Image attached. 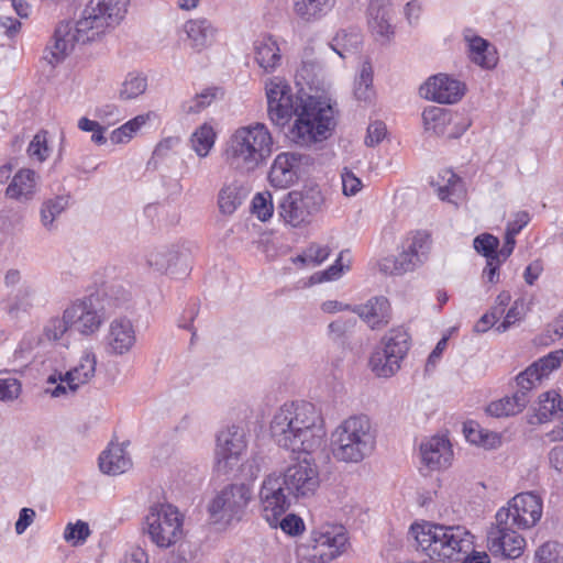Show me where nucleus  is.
I'll return each mask as SVG.
<instances>
[{
  "label": "nucleus",
  "instance_id": "nucleus-1",
  "mask_svg": "<svg viewBox=\"0 0 563 563\" xmlns=\"http://www.w3.org/2000/svg\"><path fill=\"white\" fill-rule=\"evenodd\" d=\"M267 111L276 125H284L292 114L297 118L290 129L291 141L302 147H311L328 140L335 128L333 108L309 97L298 104L288 82L282 77L271 78L265 86Z\"/></svg>",
  "mask_w": 563,
  "mask_h": 563
},
{
  "label": "nucleus",
  "instance_id": "nucleus-2",
  "mask_svg": "<svg viewBox=\"0 0 563 563\" xmlns=\"http://www.w3.org/2000/svg\"><path fill=\"white\" fill-rule=\"evenodd\" d=\"M128 5L129 0H90L75 25L68 21L57 24L45 49L44 59L52 66L59 64L76 43L95 41L107 29L118 25L123 20Z\"/></svg>",
  "mask_w": 563,
  "mask_h": 563
},
{
  "label": "nucleus",
  "instance_id": "nucleus-3",
  "mask_svg": "<svg viewBox=\"0 0 563 563\" xmlns=\"http://www.w3.org/2000/svg\"><path fill=\"white\" fill-rule=\"evenodd\" d=\"M269 434L282 449L312 454L322 448L327 431L323 416L316 405L290 401L273 413Z\"/></svg>",
  "mask_w": 563,
  "mask_h": 563
},
{
  "label": "nucleus",
  "instance_id": "nucleus-4",
  "mask_svg": "<svg viewBox=\"0 0 563 563\" xmlns=\"http://www.w3.org/2000/svg\"><path fill=\"white\" fill-rule=\"evenodd\" d=\"M273 152V137L263 123L236 129L222 151L224 163L239 175H250L266 164Z\"/></svg>",
  "mask_w": 563,
  "mask_h": 563
},
{
  "label": "nucleus",
  "instance_id": "nucleus-5",
  "mask_svg": "<svg viewBox=\"0 0 563 563\" xmlns=\"http://www.w3.org/2000/svg\"><path fill=\"white\" fill-rule=\"evenodd\" d=\"M410 531L418 548L431 560L460 562L474 548V536L464 526L423 521L413 523Z\"/></svg>",
  "mask_w": 563,
  "mask_h": 563
},
{
  "label": "nucleus",
  "instance_id": "nucleus-6",
  "mask_svg": "<svg viewBox=\"0 0 563 563\" xmlns=\"http://www.w3.org/2000/svg\"><path fill=\"white\" fill-rule=\"evenodd\" d=\"M376 429L366 415L343 419L331 433V452L338 462L357 464L376 448Z\"/></svg>",
  "mask_w": 563,
  "mask_h": 563
},
{
  "label": "nucleus",
  "instance_id": "nucleus-7",
  "mask_svg": "<svg viewBox=\"0 0 563 563\" xmlns=\"http://www.w3.org/2000/svg\"><path fill=\"white\" fill-rule=\"evenodd\" d=\"M143 530L158 548H170L184 537V515L170 504H155L144 518Z\"/></svg>",
  "mask_w": 563,
  "mask_h": 563
},
{
  "label": "nucleus",
  "instance_id": "nucleus-8",
  "mask_svg": "<svg viewBox=\"0 0 563 563\" xmlns=\"http://www.w3.org/2000/svg\"><path fill=\"white\" fill-rule=\"evenodd\" d=\"M324 205V197L317 187L302 191H290L283 197L277 210L285 223L297 228L309 223L312 216L320 212Z\"/></svg>",
  "mask_w": 563,
  "mask_h": 563
},
{
  "label": "nucleus",
  "instance_id": "nucleus-9",
  "mask_svg": "<svg viewBox=\"0 0 563 563\" xmlns=\"http://www.w3.org/2000/svg\"><path fill=\"white\" fill-rule=\"evenodd\" d=\"M64 311L70 331L82 336L95 335L106 321V310L97 294L74 300Z\"/></svg>",
  "mask_w": 563,
  "mask_h": 563
},
{
  "label": "nucleus",
  "instance_id": "nucleus-10",
  "mask_svg": "<svg viewBox=\"0 0 563 563\" xmlns=\"http://www.w3.org/2000/svg\"><path fill=\"white\" fill-rule=\"evenodd\" d=\"M252 499V489L247 484H230L211 499L208 510L216 523H230L240 520Z\"/></svg>",
  "mask_w": 563,
  "mask_h": 563
},
{
  "label": "nucleus",
  "instance_id": "nucleus-11",
  "mask_svg": "<svg viewBox=\"0 0 563 563\" xmlns=\"http://www.w3.org/2000/svg\"><path fill=\"white\" fill-rule=\"evenodd\" d=\"M278 472L266 475L262 482L258 498L263 518L271 527H277L279 519L290 508L295 498Z\"/></svg>",
  "mask_w": 563,
  "mask_h": 563
},
{
  "label": "nucleus",
  "instance_id": "nucleus-12",
  "mask_svg": "<svg viewBox=\"0 0 563 563\" xmlns=\"http://www.w3.org/2000/svg\"><path fill=\"white\" fill-rule=\"evenodd\" d=\"M97 356L91 350H85L78 363L65 374L48 376L45 393L54 398L74 395L82 385L88 384L96 374Z\"/></svg>",
  "mask_w": 563,
  "mask_h": 563
},
{
  "label": "nucleus",
  "instance_id": "nucleus-13",
  "mask_svg": "<svg viewBox=\"0 0 563 563\" xmlns=\"http://www.w3.org/2000/svg\"><path fill=\"white\" fill-rule=\"evenodd\" d=\"M542 510V499L538 495L521 493L496 512L495 520L504 525L510 523L517 529H530L540 521Z\"/></svg>",
  "mask_w": 563,
  "mask_h": 563
},
{
  "label": "nucleus",
  "instance_id": "nucleus-14",
  "mask_svg": "<svg viewBox=\"0 0 563 563\" xmlns=\"http://www.w3.org/2000/svg\"><path fill=\"white\" fill-rule=\"evenodd\" d=\"M246 451L244 430L229 426L219 431L216 440L214 462L219 472L228 473L235 467Z\"/></svg>",
  "mask_w": 563,
  "mask_h": 563
},
{
  "label": "nucleus",
  "instance_id": "nucleus-15",
  "mask_svg": "<svg viewBox=\"0 0 563 563\" xmlns=\"http://www.w3.org/2000/svg\"><path fill=\"white\" fill-rule=\"evenodd\" d=\"M295 500L309 498L320 486L319 468L313 460L303 459L278 472Z\"/></svg>",
  "mask_w": 563,
  "mask_h": 563
},
{
  "label": "nucleus",
  "instance_id": "nucleus-16",
  "mask_svg": "<svg viewBox=\"0 0 563 563\" xmlns=\"http://www.w3.org/2000/svg\"><path fill=\"white\" fill-rule=\"evenodd\" d=\"M515 526L495 520L487 530V549L494 556L517 559L526 548V539L518 533Z\"/></svg>",
  "mask_w": 563,
  "mask_h": 563
},
{
  "label": "nucleus",
  "instance_id": "nucleus-17",
  "mask_svg": "<svg viewBox=\"0 0 563 563\" xmlns=\"http://www.w3.org/2000/svg\"><path fill=\"white\" fill-rule=\"evenodd\" d=\"M313 549L321 563H327L341 555L347 544V537L344 527L325 525L313 531Z\"/></svg>",
  "mask_w": 563,
  "mask_h": 563
},
{
  "label": "nucleus",
  "instance_id": "nucleus-18",
  "mask_svg": "<svg viewBox=\"0 0 563 563\" xmlns=\"http://www.w3.org/2000/svg\"><path fill=\"white\" fill-rule=\"evenodd\" d=\"M250 194V184L240 177L223 181L217 194L219 213L225 218L232 217L244 205Z\"/></svg>",
  "mask_w": 563,
  "mask_h": 563
},
{
  "label": "nucleus",
  "instance_id": "nucleus-19",
  "mask_svg": "<svg viewBox=\"0 0 563 563\" xmlns=\"http://www.w3.org/2000/svg\"><path fill=\"white\" fill-rule=\"evenodd\" d=\"M420 93L438 103H454L464 95V85L444 74L429 78L420 88Z\"/></svg>",
  "mask_w": 563,
  "mask_h": 563
},
{
  "label": "nucleus",
  "instance_id": "nucleus-20",
  "mask_svg": "<svg viewBox=\"0 0 563 563\" xmlns=\"http://www.w3.org/2000/svg\"><path fill=\"white\" fill-rule=\"evenodd\" d=\"M303 156L292 152L278 154L268 173V179L273 187L288 188L299 177L301 161Z\"/></svg>",
  "mask_w": 563,
  "mask_h": 563
},
{
  "label": "nucleus",
  "instance_id": "nucleus-21",
  "mask_svg": "<svg viewBox=\"0 0 563 563\" xmlns=\"http://www.w3.org/2000/svg\"><path fill=\"white\" fill-rule=\"evenodd\" d=\"M106 343L109 353L123 355L131 351L136 341L134 327L128 318H115L106 334Z\"/></svg>",
  "mask_w": 563,
  "mask_h": 563
},
{
  "label": "nucleus",
  "instance_id": "nucleus-22",
  "mask_svg": "<svg viewBox=\"0 0 563 563\" xmlns=\"http://www.w3.org/2000/svg\"><path fill=\"white\" fill-rule=\"evenodd\" d=\"M422 463L430 470H440L451 465L453 451L450 441L442 435H434L420 444Z\"/></svg>",
  "mask_w": 563,
  "mask_h": 563
},
{
  "label": "nucleus",
  "instance_id": "nucleus-23",
  "mask_svg": "<svg viewBox=\"0 0 563 563\" xmlns=\"http://www.w3.org/2000/svg\"><path fill=\"white\" fill-rule=\"evenodd\" d=\"M427 258V252H419L418 249H402L397 255L383 257L378 262V268L386 275H402L416 269Z\"/></svg>",
  "mask_w": 563,
  "mask_h": 563
},
{
  "label": "nucleus",
  "instance_id": "nucleus-24",
  "mask_svg": "<svg viewBox=\"0 0 563 563\" xmlns=\"http://www.w3.org/2000/svg\"><path fill=\"white\" fill-rule=\"evenodd\" d=\"M254 59L264 73H274L283 60L278 41L271 34L258 36L253 43Z\"/></svg>",
  "mask_w": 563,
  "mask_h": 563
},
{
  "label": "nucleus",
  "instance_id": "nucleus-25",
  "mask_svg": "<svg viewBox=\"0 0 563 563\" xmlns=\"http://www.w3.org/2000/svg\"><path fill=\"white\" fill-rule=\"evenodd\" d=\"M393 9L389 0H371L367 8V22L372 33L382 40L394 35Z\"/></svg>",
  "mask_w": 563,
  "mask_h": 563
},
{
  "label": "nucleus",
  "instance_id": "nucleus-26",
  "mask_svg": "<svg viewBox=\"0 0 563 563\" xmlns=\"http://www.w3.org/2000/svg\"><path fill=\"white\" fill-rule=\"evenodd\" d=\"M455 119L456 117H454L450 111L440 107H430L424 109L422 112L424 129L437 135L459 137L468 128L470 123H464L461 131L459 133H454L449 131V126L451 124H457Z\"/></svg>",
  "mask_w": 563,
  "mask_h": 563
},
{
  "label": "nucleus",
  "instance_id": "nucleus-27",
  "mask_svg": "<svg viewBox=\"0 0 563 563\" xmlns=\"http://www.w3.org/2000/svg\"><path fill=\"white\" fill-rule=\"evenodd\" d=\"M438 197L442 201H448L457 206L459 200L465 196V187L462 178H460L453 170L443 169L431 181Z\"/></svg>",
  "mask_w": 563,
  "mask_h": 563
},
{
  "label": "nucleus",
  "instance_id": "nucleus-28",
  "mask_svg": "<svg viewBox=\"0 0 563 563\" xmlns=\"http://www.w3.org/2000/svg\"><path fill=\"white\" fill-rule=\"evenodd\" d=\"M563 415V398L555 390H548L539 396L534 413L529 417L530 424H541L561 418Z\"/></svg>",
  "mask_w": 563,
  "mask_h": 563
},
{
  "label": "nucleus",
  "instance_id": "nucleus-29",
  "mask_svg": "<svg viewBox=\"0 0 563 563\" xmlns=\"http://www.w3.org/2000/svg\"><path fill=\"white\" fill-rule=\"evenodd\" d=\"M353 311L372 329L386 325L390 319V305L384 296L373 297L366 303L355 307Z\"/></svg>",
  "mask_w": 563,
  "mask_h": 563
},
{
  "label": "nucleus",
  "instance_id": "nucleus-30",
  "mask_svg": "<svg viewBox=\"0 0 563 563\" xmlns=\"http://www.w3.org/2000/svg\"><path fill=\"white\" fill-rule=\"evenodd\" d=\"M468 47V58L483 69H493L497 66L498 54L496 48L485 38L474 35L465 36Z\"/></svg>",
  "mask_w": 563,
  "mask_h": 563
},
{
  "label": "nucleus",
  "instance_id": "nucleus-31",
  "mask_svg": "<svg viewBox=\"0 0 563 563\" xmlns=\"http://www.w3.org/2000/svg\"><path fill=\"white\" fill-rule=\"evenodd\" d=\"M131 466V459L120 444H110L99 456L100 471L108 475H120Z\"/></svg>",
  "mask_w": 563,
  "mask_h": 563
},
{
  "label": "nucleus",
  "instance_id": "nucleus-32",
  "mask_svg": "<svg viewBox=\"0 0 563 563\" xmlns=\"http://www.w3.org/2000/svg\"><path fill=\"white\" fill-rule=\"evenodd\" d=\"M36 188V174L31 169H20L9 184L5 194L9 198L27 201L33 198Z\"/></svg>",
  "mask_w": 563,
  "mask_h": 563
},
{
  "label": "nucleus",
  "instance_id": "nucleus-33",
  "mask_svg": "<svg viewBox=\"0 0 563 563\" xmlns=\"http://www.w3.org/2000/svg\"><path fill=\"white\" fill-rule=\"evenodd\" d=\"M333 3L334 0H292V10L302 21L313 22L324 16Z\"/></svg>",
  "mask_w": 563,
  "mask_h": 563
},
{
  "label": "nucleus",
  "instance_id": "nucleus-34",
  "mask_svg": "<svg viewBox=\"0 0 563 563\" xmlns=\"http://www.w3.org/2000/svg\"><path fill=\"white\" fill-rule=\"evenodd\" d=\"M528 402L529 397L515 393L512 396H506L490 402L487 407V412L497 418L515 416L521 412Z\"/></svg>",
  "mask_w": 563,
  "mask_h": 563
},
{
  "label": "nucleus",
  "instance_id": "nucleus-35",
  "mask_svg": "<svg viewBox=\"0 0 563 563\" xmlns=\"http://www.w3.org/2000/svg\"><path fill=\"white\" fill-rule=\"evenodd\" d=\"M463 432L470 443L484 449H496L501 444V439L498 433L482 428L475 421L465 422Z\"/></svg>",
  "mask_w": 563,
  "mask_h": 563
},
{
  "label": "nucleus",
  "instance_id": "nucleus-36",
  "mask_svg": "<svg viewBox=\"0 0 563 563\" xmlns=\"http://www.w3.org/2000/svg\"><path fill=\"white\" fill-rule=\"evenodd\" d=\"M514 249H476V251L486 260V266L483 271V277L494 284L499 280V266L512 253Z\"/></svg>",
  "mask_w": 563,
  "mask_h": 563
},
{
  "label": "nucleus",
  "instance_id": "nucleus-37",
  "mask_svg": "<svg viewBox=\"0 0 563 563\" xmlns=\"http://www.w3.org/2000/svg\"><path fill=\"white\" fill-rule=\"evenodd\" d=\"M382 350L400 364L409 350V334L402 329L389 331L383 339Z\"/></svg>",
  "mask_w": 563,
  "mask_h": 563
},
{
  "label": "nucleus",
  "instance_id": "nucleus-38",
  "mask_svg": "<svg viewBox=\"0 0 563 563\" xmlns=\"http://www.w3.org/2000/svg\"><path fill=\"white\" fill-rule=\"evenodd\" d=\"M184 29L191 41V45L197 49L209 45L214 36V29L206 19L190 20L185 24Z\"/></svg>",
  "mask_w": 563,
  "mask_h": 563
},
{
  "label": "nucleus",
  "instance_id": "nucleus-39",
  "mask_svg": "<svg viewBox=\"0 0 563 563\" xmlns=\"http://www.w3.org/2000/svg\"><path fill=\"white\" fill-rule=\"evenodd\" d=\"M147 89V77L141 73H129L118 90L120 100L128 101L142 96Z\"/></svg>",
  "mask_w": 563,
  "mask_h": 563
},
{
  "label": "nucleus",
  "instance_id": "nucleus-40",
  "mask_svg": "<svg viewBox=\"0 0 563 563\" xmlns=\"http://www.w3.org/2000/svg\"><path fill=\"white\" fill-rule=\"evenodd\" d=\"M362 43L361 32L353 27L350 30L339 31L331 42L332 49L341 57H345L346 53H354Z\"/></svg>",
  "mask_w": 563,
  "mask_h": 563
},
{
  "label": "nucleus",
  "instance_id": "nucleus-41",
  "mask_svg": "<svg viewBox=\"0 0 563 563\" xmlns=\"http://www.w3.org/2000/svg\"><path fill=\"white\" fill-rule=\"evenodd\" d=\"M216 132L213 128L207 123L200 125L191 135L190 143L195 153L203 158L207 157L214 146Z\"/></svg>",
  "mask_w": 563,
  "mask_h": 563
},
{
  "label": "nucleus",
  "instance_id": "nucleus-42",
  "mask_svg": "<svg viewBox=\"0 0 563 563\" xmlns=\"http://www.w3.org/2000/svg\"><path fill=\"white\" fill-rule=\"evenodd\" d=\"M352 256L349 249L342 250L334 264L321 273H316L312 276L313 282H329L339 279L345 272L351 268Z\"/></svg>",
  "mask_w": 563,
  "mask_h": 563
},
{
  "label": "nucleus",
  "instance_id": "nucleus-43",
  "mask_svg": "<svg viewBox=\"0 0 563 563\" xmlns=\"http://www.w3.org/2000/svg\"><path fill=\"white\" fill-rule=\"evenodd\" d=\"M179 261V254L175 249H153L147 255L150 266L158 272H174L173 266Z\"/></svg>",
  "mask_w": 563,
  "mask_h": 563
},
{
  "label": "nucleus",
  "instance_id": "nucleus-44",
  "mask_svg": "<svg viewBox=\"0 0 563 563\" xmlns=\"http://www.w3.org/2000/svg\"><path fill=\"white\" fill-rule=\"evenodd\" d=\"M354 96L357 100L369 101L374 96L373 68L368 60L362 64L358 77L354 84Z\"/></svg>",
  "mask_w": 563,
  "mask_h": 563
},
{
  "label": "nucleus",
  "instance_id": "nucleus-45",
  "mask_svg": "<svg viewBox=\"0 0 563 563\" xmlns=\"http://www.w3.org/2000/svg\"><path fill=\"white\" fill-rule=\"evenodd\" d=\"M69 203V196H56L43 202L41 208V221L45 228H51L54 220L62 214Z\"/></svg>",
  "mask_w": 563,
  "mask_h": 563
},
{
  "label": "nucleus",
  "instance_id": "nucleus-46",
  "mask_svg": "<svg viewBox=\"0 0 563 563\" xmlns=\"http://www.w3.org/2000/svg\"><path fill=\"white\" fill-rule=\"evenodd\" d=\"M563 361V350H555L548 355L539 358L528 367V374L532 375V371L538 374L541 379L548 377L553 371L561 366Z\"/></svg>",
  "mask_w": 563,
  "mask_h": 563
},
{
  "label": "nucleus",
  "instance_id": "nucleus-47",
  "mask_svg": "<svg viewBox=\"0 0 563 563\" xmlns=\"http://www.w3.org/2000/svg\"><path fill=\"white\" fill-rule=\"evenodd\" d=\"M369 366L379 377H390L400 368L399 363H397L396 360L390 358L382 349L376 350L372 354L369 358Z\"/></svg>",
  "mask_w": 563,
  "mask_h": 563
},
{
  "label": "nucleus",
  "instance_id": "nucleus-48",
  "mask_svg": "<svg viewBox=\"0 0 563 563\" xmlns=\"http://www.w3.org/2000/svg\"><path fill=\"white\" fill-rule=\"evenodd\" d=\"M251 211L262 222L269 220L274 213L272 195L268 191L257 192L252 199Z\"/></svg>",
  "mask_w": 563,
  "mask_h": 563
},
{
  "label": "nucleus",
  "instance_id": "nucleus-49",
  "mask_svg": "<svg viewBox=\"0 0 563 563\" xmlns=\"http://www.w3.org/2000/svg\"><path fill=\"white\" fill-rule=\"evenodd\" d=\"M89 536V526L82 520H77L75 523L69 522L64 530L65 541L74 547L84 544Z\"/></svg>",
  "mask_w": 563,
  "mask_h": 563
},
{
  "label": "nucleus",
  "instance_id": "nucleus-50",
  "mask_svg": "<svg viewBox=\"0 0 563 563\" xmlns=\"http://www.w3.org/2000/svg\"><path fill=\"white\" fill-rule=\"evenodd\" d=\"M34 291L30 287H24L19 290L14 300L7 307V312L11 318H19L21 312H27L32 307V297Z\"/></svg>",
  "mask_w": 563,
  "mask_h": 563
},
{
  "label": "nucleus",
  "instance_id": "nucleus-51",
  "mask_svg": "<svg viewBox=\"0 0 563 563\" xmlns=\"http://www.w3.org/2000/svg\"><path fill=\"white\" fill-rule=\"evenodd\" d=\"M67 331H70V325L65 318V311H63L62 317H53L45 323L43 335L48 341H58Z\"/></svg>",
  "mask_w": 563,
  "mask_h": 563
},
{
  "label": "nucleus",
  "instance_id": "nucleus-52",
  "mask_svg": "<svg viewBox=\"0 0 563 563\" xmlns=\"http://www.w3.org/2000/svg\"><path fill=\"white\" fill-rule=\"evenodd\" d=\"M530 222V214L527 211H518L514 216V220L507 224L505 233L504 246H514L516 244L515 236Z\"/></svg>",
  "mask_w": 563,
  "mask_h": 563
},
{
  "label": "nucleus",
  "instance_id": "nucleus-53",
  "mask_svg": "<svg viewBox=\"0 0 563 563\" xmlns=\"http://www.w3.org/2000/svg\"><path fill=\"white\" fill-rule=\"evenodd\" d=\"M328 256L329 249H305L301 254L292 258V262L302 267H314L325 261Z\"/></svg>",
  "mask_w": 563,
  "mask_h": 563
},
{
  "label": "nucleus",
  "instance_id": "nucleus-54",
  "mask_svg": "<svg viewBox=\"0 0 563 563\" xmlns=\"http://www.w3.org/2000/svg\"><path fill=\"white\" fill-rule=\"evenodd\" d=\"M561 545L555 541H548L540 545L534 554L537 563H561Z\"/></svg>",
  "mask_w": 563,
  "mask_h": 563
},
{
  "label": "nucleus",
  "instance_id": "nucleus-55",
  "mask_svg": "<svg viewBox=\"0 0 563 563\" xmlns=\"http://www.w3.org/2000/svg\"><path fill=\"white\" fill-rule=\"evenodd\" d=\"M214 98H216V89L208 88V89L203 90L201 93L197 95L195 98L187 101L184 104V109L187 113H199L205 108L210 106Z\"/></svg>",
  "mask_w": 563,
  "mask_h": 563
},
{
  "label": "nucleus",
  "instance_id": "nucleus-56",
  "mask_svg": "<svg viewBox=\"0 0 563 563\" xmlns=\"http://www.w3.org/2000/svg\"><path fill=\"white\" fill-rule=\"evenodd\" d=\"M31 158L44 162L48 157L49 150L47 147L46 132H38L34 135L27 147Z\"/></svg>",
  "mask_w": 563,
  "mask_h": 563
},
{
  "label": "nucleus",
  "instance_id": "nucleus-57",
  "mask_svg": "<svg viewBox=\"0 0 563 563\" xmlns=\"http://www.w3.org/2000/svg\"><path fill=\"white\" fill-rule=\"evenodd\" d=\"M563 336V312L548 325L544 334L536 338L537 345H549L558 339Z\"/></svg>",
  "mask_w": 563,
  "mask_h": 563
},
{
  "label": "nucleus",
  "instance_id": "nucleus-58",
  "mask_svg": "<svg viewBox=\"0 0 563 563\" xmlns=\"http://www.w3.org/2000/svg\"><path fill=\"white\" fill-rule=\"evenodd\" d=\"M528 374V367L521 372L520 374L517 375L516 377V382H517V386H518V389H517V394H523V396H527L529 397V393L536 388L540 383H541V377L536 374L533 371H532V375H527Z\"/></svg>",
  "mask_w": 563,
  "mask_h": 563
},
{
  "label": "nucleus",
  "instance_id": "nucleus-59",
  "mask_svg": "<svg viewBox=\"0 0 563 563\" xmlns=\"http://www.w3.org/2000/svg\"><path fill=\"white\" fill-rule=\"evenodd\" d=\"M180 144L179 136H167L164 137L155 147L153 152V159L155 162L168 157L170 154L176 152V148Z\"/></svg>",
  "mask_w": 563,
  "mask_h": 563
},
{
  "label": "nucleus",
  "instance_id": "nucleus-60",
  "mask_svg": "<svg viewBox=\"0 0 563 563\" xmlns=\"http://www.w3.org/2000/svg\"><path fill=\"white\" fill-rule=\"evenodd\" d=\"M21 394V384L16 378H0V401H13Z\"/></svg>",
  "mask_w": 563,
  "mask_h": 563
},
{
  "label": "nucleus",
  "instance_id": "nucleus-61",
  "mask_svg": "<svg viewBox=\"0 0 563 563\" xmlns=\"http://www.w3.org/2000/svg\"><path fill=\"white\" fill-rule=\"evenodd\" d=\"M342 191L345 196H355L363 187V184L356 175L349 168H344L341 173Z\"/></svg>",
  "mask_w": 563,
  "mask_h": 563
},
{
  "label": "nucleus",
  "instance_id": "nucleus-62",
  "mask_svg": "<svg viewBox=\"0 0 563 563\" xmlns=\"http://www.w3.org/2000/svg\"><path fill=\"white\" fill-rule=\"evenodd\" d=\"M386 136V125L382 121H374L367 128V134L365 136V144L367 146H375L380 143Z\"/></svg>",
  "mask_w": 563,
  "mask_h": 563
},
{
  "label": "nucleus",
  "instance_id": "nucleus-63",
  "mask_svg": "<svg viewBox=\"0 0 563 563\" xmlns=\"http://www.w3.org/2000/svg\"><path fill=\"white\" fill-rule=\"evenodd\" d=\"M284 532L290 536H297L303 530V521L296 515L283 516L278 525Z\"/></svg>",
  "mask_w": 563,
  "mask_h": 563
},
{
  "label": "nucleus",
  "instance_id": "nucleus-64",
  "mask_svg": "<svg viewBox=\"0 0 563 563\" xmlns=\"http://www.w3.org/2000/svg\"><path fill=\"white\" fill-rule=\"evenodd\" d=\"M503 309L493 308V310L488 313H485L474 325V331L478 333H484L488 329H490L496 321L501 317Z\"/></svg>",
  "mask_w": 563,
  "mask_h": 563
}]
</instances>
